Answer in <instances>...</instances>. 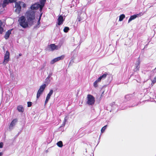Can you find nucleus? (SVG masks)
<instances>
[{"instance_id":"a211bd4d","label":"nucleus","mask_w":156,"mask_h":156,"mask_svg":"<svg viewBox=\"0 0 156 156\" xmlns=\"http://www.w3.org/2000/svg\"><path fill=\"white\" fill-rule=\"evenodd\" d=\"M46 87V85L45 84H43L41 85L39 89L40 90L43 92Z\"/></svg>"},{"instance_id":"58836bf2","label":"nucleus","mask_w":156,"mask_h":156,"mask_svg":"<svg viewBox=\"0 0 156 156\" xmlns=\"http://www.w3.org/2000/svg\"><path fill=\"white\" fill-rule=\"evenodd\" d=\"M19 55H20V56H21V54H20Z\"/></svg>"},{"instance_id":"e433bc0d","label":"nucleus","mask_w":156,"mask_h":156,"mask_svg":"<svg viewBox=\"0 0 156 156\" xmlns=\"http://www.w3.org/2000/svg\"><path fill=\"white\" fill-rule=\"evenodd\" d=\"M50 78V76H48L47 78V79H49Z\"/></svg>"},{"instance_id":"f704fd0d","label":"nucleus","mask_w":156,"mask_h":156,"mask_svg":"<svg viewBox=\"0 0 156 156\" xmlns=\"http://www.w3.org/2000/svg\"><path fill=\"white\" fill-rule=\"evenodd\" d=\"M2 23L1 21H0V27H2Z\"/></svg>"},{"instance_id":"bb28decb","label":"nucleus","mask_w":156,"mask_h":156,"mask_svg":"<svg viewBox=\"0 0 156 156\" xmlns=\"http://www.w3.org/2000/svg\"><path fill=\"white\" fill-rule=\"evenodd\" d=\"M151 81H152L151 84L152 83L153 84H154L156 83V76L154 77V79L152 80H151Z\"/></svg>"},{"instance_id":"5701e85b","label":"nucleus","mask_w":156,"mask_h":156,"mask_svg":"<svg viewBox=\"0 0 156 156\" xmlns=\"http://www.w3.org/2000/svg\"><path fill=\"white\" fill-rule=\"evenodd\" d=\"M51 96H50V95H49L48 94V95L46 97V100H45V104H46L48 103V101H49V99H50V98Z\"/></svg>"},{"instance_id":"412c9836","label":"nucleus","mask_w":156,"mask_h":156,"mask_svg":"<svg viewBox=\"0 0 156 156\" xmlns=\"http://www.w3.org/2000/svg\"><path fill=\"white\" fill-rule=\"evenodd\" d=\"M43 92L40 90H38L37 95V98L38 99V98L40 97L41 95L42 94Z\"/></svg>"},{"instance_id":"1a4fd4ad","label":"nucleus","mask_w":156,"mask_h":156,"mask_svg":"<svg viewBox=\"0 0 156 156\" xmlns=\"http://www.w3.org/2000/svg\"><path fill=\"white\" fill-rule=\"evenodd\" d=\"M20 2H16L15 3V7L16 8L15 11L18 13H19L21 9Z\"/></svg>"},{"instance_id":"39448f33","label":"nucleus","mask_w":156,"mask_h":156,"mask_svg":"<svg viewBox=\"0 0 156 156\" xmlns=\"http://www.w3.org/2000/svg\"><path fill=\"white\" fill-rule=\"evenodd\" d=\"M60 45H56L55 44H51L48 46V48L50 51H53L57 50L60 48Z\"/></svg>"},{"instance_id":"473e14b6","label":"nucleus","mask_w":156,"mask_h":156,"mask_svg":"<svg viewBox=\"0 0 156 156\" xmlns=\"http://www.w3.org/2000/svg\"><path fill=\"white\" fill-rule=\"evenodd\" d=\"M3 31V29L2 27H0V33L2 34Z\"/></svg>"},{"instance_id":"9b49d317","label":"nucleus","mask_w":156,"mask_h":156,"mask_svg":"<svg viewBox=\"0 0 156 156\" xmlns=\"http://www.w3.org/2000/svg\"><path fill=\"white\" fill-rule=\"evenodd\" d=\"M140 15V13L138 14L131 16L128 20V23H129L133 20L135 19L136 17L139 16Z\"/></svg>"},{"instance_id":"c9c22d12","label":"nucleus","mask_w":156,"mask_h":156,"mask_svg":"<svg viewBox=\"0 0 156 156\" xmlns=\"http://www.w3.org/2000/svg\"><path fill=\"white\" fill-rule=\"evenodd\" d=\"M3 155V153L2 152H0V156H2Z\"/></svg>"},{"instance_id":"7c9ffc66","label":"nucleus","mask_w":156,"mask_h":156,"mask_svg":"<svg viewBox=\"0 0 156 156\" xmlns=\"http://www.w3.org/2000/svg\"><path fill=\"white\" fill-rule=\"evenodd\" d=\"M32 105V103L30 102H27V106L28 107H30Z\"/></svg>"},{"instance_id":"6ab92c4d","label":"nucleus","mask_w":156,"mask_h":156,"mask_svg":"<svg viewBox=\"0 0 156 156\" xmlns=\"http://www.w3.org/2000/svg\"><path fill=\"white\" fill-rule=\"evenodd\" d=\"M17 109L19 112H23L24 111V109L22 106L20 105L18 106Z\"/></svg>"},{"instance_id":"20e7f679","label":"nucleus","mask_w":156,"mask_h":156,"mask_svg":"<svg viewBox=\"0 0 156 156\" xmlns=\"http://www.w3.org/2000/svg\"><path fill=\"white\" fill-rule=\"evenodd\" d=\"M107 74L105 73L103 75L100 76L93 83V86L95 88L98 87V83L100 82L101 80L105 79L106 77Z\"/></svg>"},{"instance_id":"4c0bfd02","label":"nucleus","mask_w":156,"mask_h":156,"mask_svg":"<svg viewBox=\"0 0 156 156\" xmlns=\"http://www.w3.org/2000/svg\"><path fill=\"white\" fill-rule=\"evenodd\" d=\"M128 96V95H126V96H125L126 98H127Z\"/></svg>"},{"instance_id":"cd10ccee","label":"nucleus","mask_w":156,"mask_h":156,"mask_svg":"<svg viewBox=\"0 0 156 156\" xmlns=\"http://www.w3.org/2000/svg\"><path fill=\"white\" fill-rule=\"evenodd\" d=\"M67 120V118L66 117L64 119V121L63 123L62 124V126H64L65 125L66 122Z\"/></svg>"},{"instance_id":"7ed1b4c3","label":"nucleus","mask_w":156,"mask_h":156,"mask_svg":"<svg viewBox=\"0 0 156 156\" xmlns=\"http://www.w3.org/2000/svg\"><path fill=\"white\" fill-rule=\"evenodd\" d=\"M87 104L89 105H93L95 102V99L94 97L89 94L87 95Z\"/></svg>"},{"instance_id":"423d86ee","label":"nucleus","mask_w":156,"mask_h":156,"mask_svg":"<svg viewBox=\"0 0 156 156\" xmlns=\"http://www.w3.org/2000/svg\"><path fill=\"white\" fill-rule=\"evenodd\" d=\"M17 121L18 120L17 119H14L12 121L9 126V130H11L13 129Z\"/></svg>"},{"instance_id":"f8f14e48","label":"nucleus","mask_w":156,"mask_h":156,"mask_svg":"<svg viewBox=\"0 0 156 156\" xmlns=\"http://www.w3.org/2000/svg\"><path fill=\"white\" fill-rule=\"evenodd\" d=\"M63 17L62 16H60L58 19V24L61 25L63 23Z\"/></svg>"},{"instance_id":"c756f323","label":"nucleus","mask_w":156,"mask_h":156,"mask_svg":"<svg viewBox=\"0 0 156 156\" xmlns=\"http://www.w3.org/2000/svg\"><path fill=\"white\" fill-rule=\"evenodd\" d=\"M20 4L21 5L23 6V7H25L26 6V5L23 2H20Z\"/></svg>"},{"instance_id":"4468645a","label":"nucleus","mask_w":156,"mask_h":156,"mask_svg":"<svg viewBox=\"0 0 156 156\" xmlns=\"http://www.w3.org/2000/svg\"><path fill=\"white\" fill-rule=\"evenodd\" d=\"M16 0H4L3 2V5L5 6L8 4L9 2H15Z\"/></svg>"},{"instance_id":"f257e3e1","label":"nucleus","mask_w":156,"mask_h":156,"mask_svg":"<svg viewBox=\"0 0 156 156\" xmlns=\"http://www.w3.org/2000/svg\"><path fill=\"white\" fill-rule=\"evenodd\" d=\"M26 16L29 24L30 25H32L34 22L35 18L34 11L32 10L28 11L26 13Z\"/></svg>"},{"instance_id":"0eeeda50","label":"nucleus","mask_w":156,"mask_h":156,"mask_svg":"<svg viewBox=\"0 0 156 156\" xmlns=\"http://www.w3.org/2000/svg\"><path fill=\"white\" fill-rule=\"evenodd\" d=\"M9 53L7 51L5 55L4 59L3 62V64L5 65L7 64L9 60Z\"/></svg>"},{"instance_id":"6e6552de","label":"nucleus","mask_w":156,"mask_h":156,"mask_svg":"<svg viewBox=\"0 0 156 156\" xmlns=\"http://www.w3.org/2000/svg\"><path fill=\"white\" fill-rule=\"evenodd\" d=\"M64 57L65 56L64 55H62L60 56L55 58L51 61L50 63L51 64H53L54 63L58 61L63 59L64 58Z\"/></svg>"},{"instance_id":"2eb2a0df","label":"nucleus","mask_w":156,"mask_h":156,"mask_svg":"<svg viewBox=\"0 0 156 156\" xmlns=\"http://www.w3.org/2000/svg\"><path fill=\"white\" fill-rule=\"evenodd\" d=\"M46 2V0H41L40 1L41 5L40 7V11L42 10L43 7H44L45 2Z\"/></svg>"},{"instance_id":"a878e982","label":"nucleus","mask_w":156,"mask_h":156,"mask_svg":"<svg viewBox=\"0 0 156 156\" xmlns=\"http://www.w3.org/2000/svg\"><path fill=\"white\" fill-rule=\"evenodd\" d=\"M69 28L68 27H65L64 30L63 31L64 32L67 33L68 32L69 30Z\"/></svg>"},{"instance_id":"2f4dec72","label":"nucleus","mask_w":156,"mask_h":156,"mask_svg":"<svg viewBox=\"0 0 156 156\" xmlns=\"http://www.w3.org/2000/svg\"><path fill=\"white\" fill-rule=\"evenodd\" d=\"M3 143L2 142L0 143V148H2L3 147Z\"/></svg>"},{"instance_id":"9d476101","label":"nucleus","mask_w":156,"mask_h":156,"mask_svg":"<svg viewBox=\"0 0 156 156\" xmlns=\"http://www.w3.org/2000/svg\"><path fill=\"white\" fill-rule=\"evenodd\" d=\"M41 5H40V4L39 3H36L33 5H32L31 7V10H35L38 9V8H40V7Z\"/></svg>"},{"instance_id":"dca6fc26","label":"nucleus","mask_w":156,"mask_h":156,"mask_svg":"<svg viewBox=\"0 0 156 156\" xmlns=\"http://www.w3.org/2000/svg\"><path fill=\"white\" fill-rule=\"evenodd\" d=\"M11 34V30H9L7 31L5 33L4 36V37L6 39H7L9 37L10 35Z\"/></svg>"},{"instance_id":"ddd939ff","label":"nucleus","mask_w":156,"mask_h":156,"mask_svg":"<svg viewBox=\"0 0 156 156\" xmlns=\"http://www.w3.org/2000/svg\"><path fill=\"white\" fill-rule=\"evenodd\" d=\"M84 16H85V15L83 14V16H78L76 20L78 22H80L81 21H83L85 20V18H84Z\"/></svg>"},{"instance_id":"4be33fe9","label":"nucleus","mask_w":156,"mask_h":156,"mask_svg":"<svg viewBox=\"0 0 156 156\" xmlns=\"http://www.w3.org/2000/svg\"><path fill=\"white\" fill-rule=\"evenodd\" d=\"M140 62H139L138 64L136 66L135 68L134 69L135 71H136L139 70L140 68Z\"/></svg>"},{"instance_id":"f03ea898","label":"nucleus","mask_w":156,"mask_h":156,"mask_svg":"<svg viewBox=\"0 0 156 156\" xmlns=\"http://www.w3.org/2000/svg\"><path fill=\"white\" fill-rule=\"evenodd\" d=\"M20 25L23 28H26L28 26L29 24L24 16H22L19 18L18 20Z\"/></svg>"},{"instance_id":"f3484780","label":"nucleus","mask_w":156,"mask_h":156,"mask_svg":"<svg viewBox=\"0 0 156 156\" xmlns=\"http://www.w3.org/2000/svg\"><path fill=\"white\" fill-rule=\"evenodd\" d=\"M46 87V85L45 84H43L41 85L39 89L40 90L43 92Z\"/></svg>"},{"instance_id":"aec40b11","label":"nucleus","mask_w":156,"mask_h":156,"mask_svg":"<svg viewBox=\"0 0 156 156\" xmlns=\"http://www.w3.org/2000/svg\"><path fill=\"white\" fill-rule=\"evenodd\" d=\"M125 15L124 14H122L119 17V21H122L123 19L125 18Z\"/></svg>"},{"instance_id":"72a5a7b5","label":"nucleus","mask_w":156,"mask_h":156,"mask_svg":"<svg viewBox=\"0 0 156 156\" xmlns=\"http://www.w3.org/2000/svg\"><path fill=\"white\" fill-rule=\"evenodd\" d=\"M41 15H42V14H41V15L40 16L39 19V20H38V23H40V20L41 17Z\"/></svg>"},{"instance_id":"393cba45","label":"nucleus","mask_w":156,"mask_h":156,"mask_svg":"<svg viewBox=\"0 0 156 156\" xmlns=\"http://www.w3.org/2000/svg\"><path fill=\"white\" fill-rule=\"evenodd\" d=\"M106 128H107V126H104V127H103L102 128L101 130V133H103L105 131V129H106Z\"/></svg>"},{"instance_id":"c85d7f7f","label":"nucleus","mask_w":156,"mask_h":156,"mask_svg":"<svg viewBox=\"0 0 156 156\" xmlns=\"http://www.w3.org/2000/svg\"><path fill=\"white\" fill-rule=\"evenodd\" d=\"M53 92V90H50V91H49V93H48V94L49 95L51 96Z\"/></svg>"},{"instance_id":"b1692460","label":"nucleus","mask_w":156,"mask_h":156,"mask_svg":"<svg viewBox=\"0 0 156 156\" xmlns=\"http://www.w3.org/2000/svg\"><path fill=\"white\" fill-rule=\"evenodd\" d=\"M57 146L60 147H61L63 146L62 142V141H59L57 142Z\"/></svg>"}]
</instances>
